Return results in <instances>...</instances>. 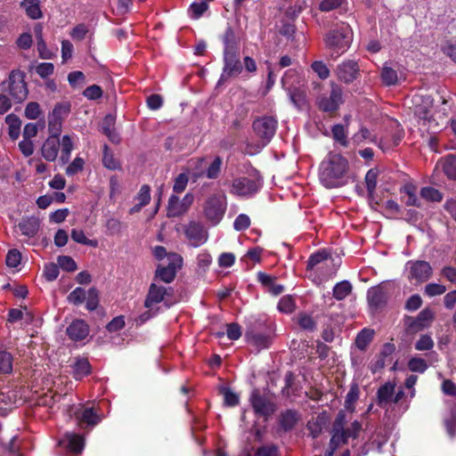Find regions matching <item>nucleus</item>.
I'll return each mask as SVG.
<instances>
[{
	"instance_id": "obj_53",
	"label": "nucleus",
	"mask_w": 456,
	"mask_h": 456,
	"mask_svg": "<svg viewBox=\"0 0 456 456\" xmlns=\"http://www.w3.org/2000/svg\"><path fill=\"white\" fill-rule=\"evenodd\" d=\"M71 238L74 241L83 244V245H88V246H94V247H95L97 245L96 241L87 239L85 236L84 232L81 230L73 229L71 231Z\"/></svg>"
},
{
	"instance_id": "obj_51",
	"label": "nucleus",
	"mask_w": 456,
	"mask_h": 456,
	"mask_svg": "<svg viewBox=\"0 0 456 456\" xmlns=\"http://www.w3.org/2000/svg\"><path fill=\"white\" fill-rule=\"evenodd\" d=\"M278 309L285 314H290L295 309V302L289 296L282 297L278 304Z\"/></svg>"
},
{
	"instance_id": "obj_32",
	"label": "nucleus",
	"mask_w": 456,
	"mask_h": 456,
	"mask_svg": "<svg viewBox=\"0 0 456 456\" xmlns=\"http://www.w3.org/2000/svg\"><path fill=\"white\" fill-rule=\"evenodd\" d=\"M90 363L87 359L80 358L73 365L74 377L80 379L90 373Z\"/></svg>"
},
{
	"instance_id": "obj_41",
	"label": "nucleus",
	"mask_w": 456,
	"mask_h": 456,
	"mask_svg": "<svg viewBox=\"0 0 456 456\" xmlns=\"http://www.w3.org/2000/svg\"><path fill=\"white\" fill-rule=\"evenodd\" d=\"M395 387L393 385L387 383L382 386L378 391L379 403L382 405L389 402L394 395Z\"/></svg>"
},
{
	"instance_id": "obj_59",
	"label": "nucleus",
	"mask_w": 456,
	"mask_h": 456,
	"mask_svg": "<svg viewBox=\"0 0 456 456\" xmlns=\"http://www.w3.org/2000/svg\"><path fill=\"white\" fill-rule=\"evenodd\" d=\"M249 225L250 219L245 214L239 215L233 223V227L236 231H245L249 227Z\"/></svg>"
},
{
	"instance_id": "obj_7",
	"label": "nucleus",
	"mask_w": 456,
	"mask_h": 456,
	"mask_svg": "<svg viewBox=\"0 0 456 456\" xmlns=\"http://www.w3.org/2000/svg\"><path fill=\"white\" fill-rule=\"evenodd\" d=\"M226 209L224 195H212L205 202L203 212L206 219L212 224H217L223 218Z\"/></svg>"
},
{
	"instance_id": "obj_50",
	"label": "nucleus",
	"mask_w": 456,
	"mask_h": 456,
	"mask_svg": "<svg viewBox=\"0 0 456 456\" xmlns=\"http://www.w3.org/2000/svg\"><path fill=\"white\" fill-rule=\"evenodd\" d=\"M294 6H289L286 10V15L290 18L296 17L303 9L307 6L306 0H290Z\"/></svg>"
},
{
	"instance_id": "obj_34",
	"label": "nucleus",
	"mask_w": 456,
	"mask_h": 456,
	"mask_svg": "<svg viewBox=\"0 0 456 456\" xmlns=\"http://www.w3.org/2000/svg\"><path fill=\"white\" fill-rule=\"evenodd\" d=\"M381 79L387 86L395 85L398 82L397 71L386 63L381 70Z\"/></svg>"
},
{
	"instance_id": "obj_2",
	"label": "nucleus",
	"mask_w": 456,
	"mask_h": 456,
	"mask_svg": "<svg viewBox=\"0 0 456 456\" xmlns=\"http://www.w3.org/2000/svg\"><path fill=\"white\" fill-rule=\"evenodd\" d=\"M346 416L343 411H339L332 426V436L330 442V450L327 452L326 456H332L334 452L341 444L346 443L347 439L356 438L362 429V424L354 420L351 423L350 427L345 428Z\"/></svg>"
},
{
	"instance_id": "obj_55",
	"label": "nucleus",
	"mask_w": 456,
	"mask_h": 456,
	"mask_svg": "<svg viewBox=\"0 0 456 456\" xmlns=\"http://www.w3.org/2000/svg\"><path fill=\"white\" fill-rule=\"evenodd\" d=\"M433 346L434 341L428 335H422L415 345V348L419 351L430 350Z\"/></svg>"
},
{
	"instance_id": "obj_21",
	"label": "nucleus",
	"mask_w": 456,
	"mask_h": 456,
	"mask_svg": "<svg viewBox=\"0 0 456 456\" xmlns=\"http://www.w3.org/2000/svg\"><path fill=\"white\" fill-rule=\"evenodd\" d=\"M66 333L71 340L80 341L88 336L89 326L83 320H75L68 326Z\"/></svg>"
},
{
	"instance_id": "obj_15",
	"label": "nucleus",
	"mask_w": 456,
	"mask_h": 456,
	"mask_svg": "<svg viewBox=\"0 0 456 456\" xmlns=\"http://www.w3.org/2000/svg\"><path fill=\"white\" fill-rule=\"evenodd\" d=\"M184 233L188 240L191 241V245L198 247L207 241L208 231L202 224L191 221L184 227Z\"/></svg>"
},
{
	"instance_id": "obj_47",
	"label": "nucleus",
	"mask_w": 456,
	"mask_h": 456,
	"mask_svg": "<svg viewBox=\"0 0 456 456\" xmlns=\"http://www.w3.org/2000/svg\"><path fill=\"white\" fill-rule=\"evenodd\" d=\"M59 267L67 272H74L77 270V264L71 256H60L57 258Z\"/></svg>"
},
{
	"instance_id": "obj_22",
	"label": "nucleus",
	"mask_w": 456,
	"mask_h": 456,
	"mask_svg": "<svg viewBox=\"0 0 456 456\" xmlns=\"http://www.w3.org/2000/svg\"><path fill=\"white\" fill-rule=\"evenodd\" d=\"M352 141L355 144H361L363 142L377 143L379 147L383 151L386 150V145L387 142V139H381L379 142H378L377 136L365 126L360 127L359 131L352 136Z\"/></svg>"
},
{
	"instance_id": "obj_54",
	"label": "nucleus",
	"mask_w": 456,
	"mask_h": 456,
	"mask_svg": "<svg viewBox=\"0 0 456 456\" xmlns=\"http://www.w3.org/2000/svg\"><path fill=\"white\" fill-rule=\"evenodd\" d=\"M222 166V159L216 157L207 170V177L209 179H216L218 177Z\"/></svg>"
},
{
	"instance_id": "obj_58",
	"label": "nucleus",
	"mask_w": 456,
	"mask_h": 456,
	"mask_svg": "<svg viewBox=\"0 0 456 456\" xmlns=\"http://www.w3.org/2000/svg\"><path fill=\"white\" fill-rule=\"evenodd\" d=\"M21 254L18 249H11L6 256V265L10 267H17L20 263Z\"/></svg>"
},
{
	"instance_id": "obj_43",
	"label": "nucleus",
	"mask_w": 456,
	"mask_h": 456,
	"mask_svg": "<svg viewBox=\"0 0 456 456\" xmlns=\"http://www.w3.org/2000/svg\"><path fill=\"white\" fill-rule=\"evenodd\" d=\"M208 9V4L206 1L200 0V2L192 3L189 12L191 18L199 19Z\"/></svg>"
},
{
	"instance_id": "obj_48",
	"label": "nucleus",
	"mask_w": 456,
	"mask_h": 456,
	"mask_svg": "<svg viewBox=\"0 0 456 456\" xmlns=\"http://www.w3.org/2000/svg\"><path fill=\"white\" fill-rule=\"evenodd\" d=\"M221 394L224 395V404L230 407L239 404V395L229 387H223Z\"/></svg>"
},
{
	"instance_id": "obj_52",
	"label": "nucleus",
	"mask_w": 456,
	"mask_h": 456,
	"mask_svg": "<svg viewBox=\"0 0 456 456\" xmlns=\"http://www.w3.org/2000/svg\"><path fill=\"white\" fill-rule=\"evenodd\" d=\"M378 172L374 169H370L365 175V183L370 195H372L377 186Z\"/></svg>"
},
{
	"instance_id": "obj_35",
	"label": "nucleus",
	"mask_w": 456,
	"mask_h": 456,
	"mask_svg": "<svg viewBox=\"0 0 456 456\" xmlns=\"http://www.w3.org/2000/svg\"><path fill=\"white\" fill-rule=\"evenodd\" d=\"M67 446L74 452H80L84 448V438L76 434H67L66 436Z\"/></svg>"
},
{
	"instance_id": "obj_56",
	"label": "nucleus",
	"mask_w": 456,
	"mask_h": 456,
	"mask_svg": "<svg viewBox=\"0 0 456 456\" xmlns=\"http://www.w3.org/2000/svg\"><path fill=\"white\" fill-rule=\"evenodd\" d=\"M59 268L60 267H59L58 264H53V263L48 264L45 267L44 276L49 281H54L55 279H57V277L59 275V273H60Z\"/></svg>"
},
{
	"instance_id": "obj_18",
	"label": "nucleus",
	"mask_w": 456,
	"mask_h": 456,
	"mask_svg": "<svg viewBox=\"0 0 456 456\" xmlns=\"http://www.w3.org/2000/svg\"><path fill=\"white\" fill-rule=\"evenodd\" d=\"M172 295L173 289L171 288H165L163 286H158L156 283H151L144 301V306L151 308L153 304L164 301L166 296Z\"/></svg>"
},
{
	"instance_id": "obj_11",
	"label": "nucleus",
	"mask_w": 456,
	"mask_h": 456,
	"mask_svg": "<svg viewBox=\"0 0 456 456\" xmlns=\"http://www.w3.org/2000/svg\"><path fill=\"white\" fill-rule=\"evenodd\" d=\"M243 70L240 52L224 53V67L217 85L238 77Z\"/></svg>"
},
{
	"instance_id": "obj_4",
	"label": "nucleus",
	"mask_w": 456,
	"mask_h": 456,
	"mask_svg": "<svg viewBox=\"0 0 456 456\" xmlns=\"http://www.w3.org/2000/svg\"><path fill=\"white\" fill-rule=\"evenodd\" d=\"M24 76L21 71L12 70L8 80L0 84V91L7 92L15 102H22L27 99L28 94Z\"/></svg>"
},
{
	"instance_id": "obj_27",
	"label": "nucleus",
	"mask_w": 456,
	"mask_h": 456,
	"mask_svg": "<svg viewBox=\"0 0 456 456\" xmlns=\"http://www.w3.org/2000/svg\"><path fill=\"white\" fill-rule=\"evenodd\" d=\"M389 127L391 129V140H392V142L389 143V141L387 137H385L384 139H387V145H386V149L390 147V146H396L400 143V142L402 141V139L403 138V135H404V131L403 129L402 128L400 123L396 120H390V123H389Z\"/></svg>"
},
{
	"instance_id": "obj_39",
	"label": "nucleus",
	"mask_w": 456,
	"mask_h": 456,
	"mask_svg": "<svg viewBox=\"0 0 456 456\" xmlns=\"http://www.w3.org/2000/svg\"><path fill=\"white\" fill-rule=\"evenodd\" d=\"M86 295L87 292L85 289L77 287L69 294L67 299L70 304L78 305L85 302Z\"/></svg>"
},
{
	"instance_id": "obj_60",
	"label": "nucleus",
	"mask_w": 456,
	"mask_h": 456,
	"mask_svg": "<svg viewBox=\"0 0 456 456\" xmlns=\"http://www.w3.org/2000/svg\"><path fill=\"white\" fill-rule=\"evenodd\" d=\"M40 106L37 102H28L25 109V115L28 118L36 119L40 115Z\"/></svg>"
},
{
	"instance_id": "obj_19",
	"label": "nucleus",
	"mask_w": 456,
	"mask_h": 456,
	"mask_svg": "<svg viewBox=\"0 0 456 456\" xmlns=\"http://www.w3.org/2000/svg\"><path fill=\"white\" fill-rule=\"evenodd\" d=\"M337 74L341 81L353 82L359 74L358 63L353 60H346L338 66Z\"/></svg>"
},
{
	"instance_id": "obj_29",
	"label": "nucleus",
	"mask_w": 456,
	"mask_h": 456,
	"mask_svg": "<svg viewBox=\"0 0 456 456\" xmlns=\"http://www.w3.org/2000/svg\"><path fill=\"white\" fill-rule=\"evenodd\" d=\"M39 4V0H23L21 6L25 8L26 13L29 18L37 20L42 17Z\"/></svg>"
},
{
	"instance_id": "obj_17",
	"label": "nucleus",
	"mask_w": 456,
	"mask_h": 456,
	"mask_svg": "<svg viewBox=\"0 0 456 456\" xmlns=\"http://www.w3.org/2000/svg\"><path fill=\"white\" fill-rule=\"evenodd\" d=\"M74 415L78 426L82 428L94 427L101 420L100 416L94 411L92 407L80 406L74 411Z\"/></svg>"
},
{
	"instance_id": "obj_40",
	"label": "nucleus",
	"mask_w": 456,
	"mask_h": 456,
	"mask_svg": "<svg viewBox=\"0 0 456 456\" xmlns=\"http://www.w3.org/2000/svg\"><path fill=\"white\" fill-rule=\"evenodd\" d=\"M372 338L373 331L370 330L364 329L357 335L355 339V345L359 349L363 350L371 341Z\"/></svg>"
},
{
	"instance_id": "obj_37",
	"label": "nucleus",
	"mask_w": 456,
	"mask_h": 456,
	"mask_svg": "<svg viewBox=\"0 0 456 456\" xmlns=\"http://www.w3.org/2000/svg\"><path fill=\"white\" fill-rule=\"evenodd\" d=\"M12 371V355L11 353L0 351V374H9Z\"/></svg>"
},
{
	"instance_id": "obj_62",
	"label": "nucleus",
	"mask_w": 456,
	"mask_h": 456,
	"mask_svg": "<svg viewBox=\"0 0 456 456\" xmlns=\"http://www.w3.org/2000/svg\"><path fill=\"white\" fill-rule=\"evenodd\" d=\"M188 181H189V179H188L187 175H185L183 173L178 175V176L175 180V183H174V187H173L174 191L176 193L183 192L187 186Z\"/></svg>"
},
{
	"instance_id": "obj_26",
	"label": "nucleus",
	"mask_w": 456,
	"mask_h": 456,
	"mask_svg": "<svg viewBox=\"0 0 456 456\" xmlns=\"http://www.w3.org/2000/svg\"><path fill=\"white\" fill-rule=\"evenodd\" d=\"M367 298L370 306L378 308L384 304L386 295L380 287H373L368 290Z\"/></svg>"
},
{
	"instance_id": "obj_64",
	"label": "nucleus",
	"mask_w": 456,
	"mask_h": 456,
	"mask_svg": "<svg viewBox=\"0 0 456 456\" xmlns=\"http://www.w3.org/2000/svg\"><path fill=\"white\" fill-rule=\"evenodd\" d=\"M54 70V66L50 62L40 63L37 68V73L42 77L45 78L48 76L52 75Z\"/></svg>"
},
{
	"instance_id": "obj_13",
	"label": "nucleus",
	"mask_w": 456,
	"mask_h": 456,
	"mask_svg": "<svg viewBox=\"0 0 456 456\" xmlns=\"http://www.w3.org/2000/svg\"><path fill=\"white\" fill-rule=\"evenodd\" d=\"M193 200L194 196L191 193L185 194L183 200H180L176 195H171L167 208V216L168 217H176L185 214L193 203Z\"/></svg>"
},
{
	"instance_id": "obj_10",
	"label": "nucleus",
	"mask_w": 456,
	"mask_h": 456,
	"mask_svg": "<svg viewBox=\"0 0 456 456\" xmlns=\"http://www.w3.org/2000/svg\"><path fill=\"white\" fill-rule=\"evenodd\" d=\"M407 279L413 283H423L433 273L429 263L423 260H410L405 265Z\"/></svg>"
},
{
	"instance_id": "obj_3",
	"label": "nucleus",
	"mask_w": 456,
	"mask_h": 456,
	"mask_svg": "<svg viewBox=\"0 0 456 456\" xmlns=\"http://www.w3.org/2000/svg\"><path fill=\"white\" fill-rule=\"evenodd\" d=\"M324 41L326 47L331 51V55L338 58L350 47L353 32L348 25L342 24L329 31Z\"/></svg>"
},
{
	"instance_id": "obj_36",
	"label": "nucleus",
	"mask_w": 456,
	"mask_h": 456,
	"mask_svg": "<svg viewBox=\"0 0 456 456\" xmlns=\"http://www.w3.org/2000/svg\"><path fill=\"white\" fill-rule=\"evenodd\" d=\"M70 110V105L69 103H57L53 111L49 113L48 117L59 120L61 122L68 116Z\"/></svg>"
},
{
	"instance_id": "obj_5",
	"label": "nucleus",
	"mask_w": 456,
	"mask_h": 456,
	"mask_svg": "<svg viewBox=\"0 0 456 456\" xmlns=\"http://www.w3.org/2000/svg\"><path fill=\"white\" fill-rule=\"evenodd\" d=\"M282 86L289 92L291 102L298 109L306 104V91L305 84L297 79V74L294 70L286 72L281 79Z\"/></svg>"
},
{
	"instance_id": "obj_12",
	"label": "nucleus",
	"mask_w": 456,
	"mask_h": 456,
	"mask_svg": "<svg viewBox=\"0 0 456 456\" xmlns=\"http://www.w3.org/2000/svg\"><path fill=\"white\" fill-rule=\"evenodd\" d=\"M277 120L273 117L264 116L253 122V130L262 145H266L276 133Z\"/></svg>"
},
{
	"instance_id": "obj_20",
	"label": "nucleus",
	"mask_w": 456,
	"mask_h": 456,
	"mask_svg": "<svg viewBox=\"0 0 456 456\" xmlns=\"http://www.w3.org/2000/svg\"><path fill=\"white\" fill-rule=\"evenodd\" d=\"M221 40L224 45V53L240 52V39L231 25H227L221 35Z\"/></svg>"
},
{
	"instance_id": "obj_57",
	"label": "nucleus",
	"mask_w": 456,
	"mask_h": 456,
	"mask_svg": "<svg viewBox=\"0 0 456 456\" xmlns=\"http://www.w3.org/2000/svg\"><path fill=\"white\" fill-rule=\"evenodd\" d=\"M446 291L445 286L437 283H429L425 288V293L428 297H435L444 294Z\"/></svg>"
},
{
	"instance_id": "obj_14",
	"label": "nucleus",
	"mask_w": 456,
	"mask_h": 456,
	"mask_svg": "<svg viewBox=\"0 0 456 456\" xmlns=\"http://www.w3.org/2000/svg\"><path fill=\"white\" fill-rule=\"evenodd\" d=\"M250 403L256 414L265 419H267L275 411L274 403L256 389L250 395Z\"/></svg>"
},
{
	"instance_id": "obj_6",
	"label": "nucleus",
	"mask_w": 456,
	"mask_h": 456,
	"mask_svg": "<svg viewBox=\"0 0 456 456\" xmlns=\"http://www.w3.org/2000/svg\"><path fill=\"white\" fill-rule=\"evenodd\" d=\"M413 102L415 104L414 112H415V115L419 119V122H422L421 126H426V125H428V127L425 128V130H427L428 132H430L432 134L436 133V131L437 129V123L434 119L431 118V110L433 108V99L428 95H425V96L416 95L414 97Z\"/></svg>"
},
{
	"instance_id": "obj_33",
	"label": "nucleus",
	"mask_w": 456,
	"mask_h": 456,
	"mask_svg": "<svg viewBox=\"0 0 456 456\" xmlns=\"http://www.w3.org/2000/svg\"><path fill=\"white\" fill-rule=\"evenodd\" d=\"M331 134L333 139L340 145L346 147L348 145L347 130L343 125L338 124L332 126Z\"/></svg>"
},
{
	"instance_id": "obj_8",
	"label": "nucleus",
	"mask_w": 456,
	"mask_h": 456,
	"mask_svg": "<svg viewBox=\"0 0 456 456\" xmlns=\"http://www.w3.org/2000/svg\"><path fill=\"white\" fill-rule=\"evenodd\" d=\"M183 265V257L176 253H169L167 256V265H159L155 271L154 281H161L166 283L172 282L177 271Z\"/></svg>"
},
{
	"instance_id": "obj_24",
	"label": "nucleus",
	"mask_w": 456,
	"mask_h": 456,
	"mask_svg": "<svg viewBox=\"0 0 456 456\" xmlns=\"http://www.w3.org/2000/svg\"><path fill=\"white\" fill-rule=\"evenodd\" d=\"M18 226L22 234L34 237L39 230L40 221L37 217L31 216L23 219Z\"/></svg>"
},
{
	"instance_id": "obj_30",
	"label": "nucleus",
	"mask_w": 456,
	"mask_h": 456,
	"mask_svg": "<svg viewBox=\"0 0 456 456\" xmlns=\"http://www.w3.org/2000/svg\"><path fill=\"white\" fill-rule=\"evenodd\" d=\"M359 387L357 384H352L345 399V408L354 412L355 411V403L359 399Z\"/></svg>"
},
{
	"instance_id": "obj_16",
	"label": "nucleus",
	"mask_w": 456,
	"mask_h": 456,
	"mask_svg": "<svg viewBox=\"0 0 456 456\" xmlns=\"http://www.w3.org/2000/svg\"><path fill=\"white\" fill-rule=\"evenodd\" d=\"M342 103V90L338 86L332 85L329 97H324L319 102V109L324 112L336 111Z\"/></svg>"
},
{
	"instance_id": "obj_23",
	"label": "nucleus",
	"mask_w": 456,
	"mask_h": 456,
	"mask_svg": "<svg viewBox=\"0 0 456 456\" xmlns=\"http://www.w3.org/2000/svg\"><path fill=\"white\" fill-rule=\"evenodd\" d=\"M59 148V138L49 136L41 148L42 156L47 161H54L58 156Z\"/></svg>"
},
{
	"instance_id": "obj_44",
	"label": "nucleus",
	"mask_w": 456,
	"mask_h": 456,
	"mask_svg": "<svg viewBox=\"0 0 456 456\" xmlns=\"http://www.w3.org/2000/svg\"><path fill=\"white\" fill-rule=\"evenodd\" d=\"M297 422V414L293 411H287L281 415V425L285 430H290Z\"/></svg>"
},
{
	"instance_id": "obj_9",
	"label": "nucleus",
	"mask_w": 456,
	"mask_h": 456,
	"mask_svg": "<svg viewBox=\"0 0 456 456\" xmlns=\"http://www.w3.org/2000/svg\"><path fill=\"white\" fill-rule=\"evenodd\" d=\"M262 177L256 174L255 177H238L232 180L231 193L240 197H249L256 193L262 186Z\"/></svg>"
},
{
	"instance_id": "obj_45",
	"label": "nucleus",
	"mask_w": 456,
	"mask_h": 456,
	"mask_svg": "<svg viewBox=\"0 0 456 456\" xmlns=\"http://www.w3.org/2000/svg\"><path fill=\"white\" fill-rule=\"evenodd\" d=\"M86 309L94 311L99 305V291L95 288H90L86 295Z\"/></svg>"
},
{
	"instance_id": "obj_25",
	"label": "nucleus",
	"mask_w": 456,
	"mask_h": 456,
	"mask_svg": "<svg viewBox=\"0 0 456 456\" xmlns=\"http://www.w3.org/2000/svg\"><path fill=\"white\" fill-rule=\"evenodd\" d=\"M433 319V311L428 308H425L419 314L417 318L411 322L410 326L417 330H419L428 327Z\"/></svg>"
},
{
	"instance_id": "obj_61",
	"label": "nucleus",
	"mask_w": 456,
	"mask_h": 456,
	"mask_svg": "<svg viewBox=\"0 0 456 456\" xmlns=\"http://www.w3.org/2000/svg\"><path fill=\"white\" fill-rule=\"evenodd\" d=\"M427 367V363L422 358L414 357L409 361V368L412 371L424 372Z\"/></svg>"
},
{
	"instance_id": "obj_1",
	"label": "nucleus",
	"mask_w": 456,
	"mask_h": 456,
	"mask_svg": "<svg viewBox=\"0 0 456 456\" xmlns=\"http://www.w3.org/2000/svg\"><path fill=\"white\" fill-rule=\"evenodd\" d=\"M349 164L339 154H329L321 163L319 168L320 182L327 188L340 187L348 183Z\"/></svg>"
},
{
	"instance_id": "obj_46",
	"label": "nucleus",
	"mask_w": 456,
	"mask_h": 456,
	"mask_svg": "<svg viewBox=\"0 0 456 456\" xmlns=\"http://www.w3.org/2000/svg\"><path fill=\"white\" fill-rule=\"evenodd\" d=\"M297 322L299 327L305 330H314V319L310 314L299 313L297 315Z\"/></svg>"
},
{
	"instance_id": "obj_63",
	"label": "nucleus",
	"mask_w": 456,
	"mask_h": 456,
	"mask_svg": "<svg viewBox=\"0 0 456 456\" xmlns=\"http://www.w3.org/2000/svg\"><path fill=\"white\" fill-rule=\"evenodd\" d=\"M61 126L62 122L48 117V132L50 134L49 136L59 138V135L61 133Z\"/></svg>"
},
{
	"instance_id": "obj_38",
	"label": "nucleus",
	"mask_w": 456,
	"mask_h": 456,
	"mask_svg": "<svg viewBox=\"0 0 456 456\" xmlns=\"http://www.w3.org/2000/svg\"><path fill=\"white\" fill-rule=\"evenodd\" d=\"M102 163L106 168L110 170L120 168L119 162L114 158L113 153L110 151V149L106 144L103 147Z\"/></svg>"
},
{
	"instance_id": "obj_28",
	"label": "nucleus",
	"mask_w": 456,
	"mask_h": 456,
	"mask_svg": "<svg viewBox=\"0 0 456 456\" xmlns=\"http://www.w3.org/2000/svg\"><path fill=\"white\" fill-rule=\"evenodd\" d=\"M245 336L249 343L257 347H267L270 344V337L268 335L256 332L253 330H248Z\"/></svg>"
},
{
	"instance_id": "obj_31",
	"label": "nucleus",
	"mask_w": 456,
	"mask_h": 456,
	"mask_svg": "<svg viewBox=\"0 0 456 456\" xmlns=\"http://www.w3.org/2000/svg\"><path fill=\"white\" fill-rule=\"evenodd\" d=\"M352 285L348 281L338 282L333 288V297L337 300H343L352 292Z\"/></svg>"
},
{
	"instance_id": "obj_42",
	"label": "nucleus",
	"mask_w": 456,
	"mask_h": 456,
	"mask_svg": "<svg viewBox=\"0 0 456 456\" xmlns=\"http://www.w3.org/2000/svg\"><path fill=\"white\" fill-rule=\"evenodd\" d=\"M445 175L451 179H456V156H448L443 165Z\"/></svg>"
},
{
	"instance_id": "obj_49",
	"label": "nucleus",
	"mask_w": 456,
	"mask_h": 456,
	"mask_svg": "<svg viewBox=\"0 0 456 456\" xmlns=\"http://www.w3.org/2000/svg\"><path fill=\"white\" fill-rule=\"evenodd\" d=\"M420 195L423 199L429 201H440L442 200V194L436 189L433 187H424L420 191Z\"/></svg>"
}]
</instances>
